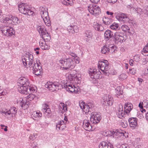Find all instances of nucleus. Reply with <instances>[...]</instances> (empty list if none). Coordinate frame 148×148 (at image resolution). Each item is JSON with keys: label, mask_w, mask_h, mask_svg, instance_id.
<instances>
[{"label": "nucleus", "mask_w": 148, "mask_h": 148, "mask_svg": "<svg viewBox=\"0 0 148 148\" xmlns=\"http://www.w3.org/2000/svg\"><path fill=\"white\" fill-rule=\"evenodd\" d=\"M2 21L3 23L7 24L8 25H10V23L16 25L20 22L19 20L17 17L11 15H7L5 17H3Z\"/></svg>", "instance_id": "obj_5"}, {"label": "nucleus", "mask_w": 148, "mask_h": 148, "mask_svg": "<svg viewBox=\"0 0 148 148\" xmlns=\"http://www.w3.org/2000/svg\"><path fill=\"white\" fill-rule=\"evenodd\" d=\"M89 72L90 75L92 78L96 79L101 78L102 77L101 73L99 71L96 70L95 69H91Z\"/></svg>", "instance_id": "obj_21"}, {"label": "nucleus", "mask_w": 148, "mask_h": 148, "mask_svg": "<svg viewBox=\"0 0 148 148\" xmlns=\"http://www.w3.org/2000/svg\"><path fill=\"white\" fill-rule=\"evenodd\" d=\"M142 103L143 105V106H144L145 108H146L147 110H146L147 111V110H148V100L144 101L143 102H142Z\"/></svg>", "instance_id": "obj_48"}, {"label": "nucleus", "mask_w": 148, "mask_h": 148, "mask_svg": "<svg viewBox=\"0 0 148 148\" xmlns=\"http://www.w3.org/2000/svg\"><path fill=\"white\" fill-rule=\"evenodd\" d=\"M127 76L124 73L121 74L119 76V78L121 80H123L126 79Z\"/></svg>", "instance_id": "obj_46"}, {"label": "nucleus", "mask_w": 148, "mask_h": 148, "mask_svg": "<svg viewBox=\"0 0 148 148\" xmlns=\"http://www.w3.org/2000/svg\"><path fill=\"white\" fill-rule=\"evenodd\" d=\"M133 60L132 59H131L129 60V63L131 66H133Z\"/></svg>", "instance_id": "obj_64"}, {"label": "nucleus", "mask_w": 148, "mask_h": 148, "mask_svg": "<svg viewBox=\"0 0 148 148\" xmlns=\"http://www.w3.org/2000/svg\"><path fill=\"white\" fill-rule=\"evenodd\" d=\"M102 21L103 23L106 25H109L112 22V19L106 17H103V18Z\"/></svg>", "instance_id": "obj_37"}, {"label": "nucleus", "mask_w": 148, "mask_h": 148, "mask_svg": "<svg viewBox=\"0 0 148 148\" xmlns=\"http://www.w3.org/2000/svg\"><path fill=\"white\" fill-rule=\"evenodd\" d=\"M3 25H1L0 27V30L2 33L6 36H12L14 32L13 28L10 25L3 23Z\"/></svg>", "instance_id": "obj_10"}, {"label": "nucleus", "mask_w": 148, "mask_h": 148, "mask_svg": "<svg viewBox=\"0 0 148 148\" xmlns=\"http://www.w3.org/2000/svg\"><path fill=\"white\" fill-rule=\"evenodd\" d=\"M72 26L73 33L75 32L77 33L78 32V28L77 26L76 25H72Z\"/></svg>", "instance_id": "obj_52"}, {"label": "nucleus", "mask_w": 148, "mask_h": 148, "mask_svg": "<svg viewBox=\"0 0 148 148\" xmlns=\"http://www.w3.org/2000/svg\"><path fill=\"white\" fill-rule=\"evenodd\" d=\"M26 91H28L27 94H24L27 95L29 93H32L35 92L37 91V88L36 86L34 85H30L29 87L27 88V89L25 90Z\"/></svg>", "instance_id": "obj_32"}, {"label": "nucleus", "mask_w": 148, "mask_h": 148, "mask_svg": "<svg viewBox=\"0 0 148 148\" xmlns=\"http://www.w3.org/2000/svg\"><path fill=\"white\" fill-rule=\"evenodd\" d=\"M72 25H71L68 27L67 28V31L70 33H73Z\"/></svg>", "instance_id": "obj_51"}, {"label": "nucleus", "mask_w": 148, "mask_h": 148, "mask_svg": "<svg viewBox=\"0 0 148 148\" xmlns=\"http://www.w3.org/2000/svg\"><path fill=\"white\" fill-rule=\"evenodd\" d=\"M40 65L41 63L39 60H37L36 63L30 68L33 70V73L36 75L38 76L41 75L43 74L42 69Z\"/></svg>", "instance_id": "obj_11"}, {"label": "nucleus", "mask_w": 148, "mask_h": 148, "mask_svg": "<svg viewBox=\"0 0 148 148\" xmlns=\"http://www.w3.org/2000/svg\"><path fill=\"white\" fill-rule=\"evenodd\" d=\"M148 53V42L146 45L143 49L142 53L144 55V53Z\"/></svg>", "instance_id": "obj_47"}, {"label": "nucleus", "mask_w": 148, "mask_h": 148, "mask_svg": "<svg viewBox=\"0 0 148 148\" xmlns=\"http://www.w3.org/2000/svg\"><path fill=\"white\" fill-rule=\"evenodd\" d=\"M109 133L110 135L111 136H112L114 138H118L119 136H124V134L121 132L120 131H118L117 130H114L110 131Z\"/></svg>", "instance_id": "obj_25"}, {"label": "nucleus", "mask_w": 148, "mask_h": 148, "mask_svg": "<svg viewBox=\"0 0 148 148\" xmlns=\"http://www.w3.org/2000/svg\"><path fill=\"white\" fill-rule=\"evenodd\" d=\"M104 36L105 38L108 40L113 36V33L110 30H107L105 32Z\"/></svg>", "instance_id": "obj_35"}, {"label": "nucleus", "mask_w": 148, "mask_h": 148, "mask_svg": "<svg viewBox=\"0 0 148 148\" xmlns=\"http://www.w3.org/2000/svg\"><path fill=\"white\" fill-rule=\"evenodd\" d=\"M117 0H107V1L109 3H114L117 1Z\"/></svg>", "instance_id": "obj_58"}, {"label": "nucleus", "mask_w": 148, "mask_h": 148, "mask_svg": "<svg viewBox=\"0 0 148 148\" xmlns=\"http://www.w3.org/2000/svg\"><path fill=\"white\" fill-rule=\"evenodd\" d=\"M130 126L131 127L135 128L138 126V119L135 117H132L128 119Z\"/></svg>", "instance_id": "obj_26"}, {"label": "nucleus", "mask_w": 148, "mask_h": 148, "mask_svg": "<svg viewBox=\"0 0 148 148\" xmlns=\"http://www.w3.org/2000/svg\"><path fill=\"white\" fill-rule=\"evenodd\" d=\"M35 97H36V96L34 94H29V95L27 96V99L28 101H31L34 99Z\"/></svg>", "instance_id": "obj_43"}, {"label": "nucleus", "mask_w": 148, "mask_h": 148, "mask_svg": "<svg viewBox=\"0 0 148 148\" xmlns=\"http://www.w3.org/2000/svg\"><path fill=\"white\" fill-rule=\"evenodd\" d=\"M115 92L116 93V96L119 97V96L121 95L123 92L122 90H121L120 87L119 86L116 88Z\"/></svg>", "instance_id": "obj_39"}, {"label": "nucleus", "mask_w": 148, "mask_h": 148, "mask_svg": "<svg viewBox=\"0 0 148 148\" xmlns=\"http://www.w3.org/2000/svg\"><path fill=\"white\" fill-rule=\"evenodd\" d=\"M110 28L112 29L117 30L119 29V27L118 23H113L110 26Z\"/></svg>", "instance_id": "obj_38"}, {"label": "nucleus", "mask_w": 148, "mask_h": 148, "mask_svg": "<svg viewBox=\"0 0 148 148\" xmlns=\"http://www.w3.org/2000/svg\"><path fill=\"white\" fill-rule=\"evenodd\" d=\"M73 0H65L64 1H63V3L66 5H71L73 4Z\"/></svg>", "instance_id": "obj_41"}, {"label": "nucleus", "mask_w": 148, "mask_h": 148, "mask_svg": "<svg viewBox=\"0 0 148 148\" xmlns=\"http://www.w3.org/2000/svg\"><path fill=\"white\" fill-rule=\"evenodd\" d=\"M130 10L132 12L136 11V9L133 6H132Z\"/></svg>", "instance_id": "obj_63"}, {"label": "nucleus", "mask_w": 148, "mask_h": 148, "mask_svg": "<svg viewBox=\"0 0 148 148\" xmlns=\"http://www.w3.org/2000/svg\"><path fill=\"white\" fill-rule=\"evenodd\" d=\"M17 103L19 104L22 108L24 110L27 108L30 104L27 99L26 100L25 98H19L17 100Z\"/></svg>", "instance_id": "obj_18"}, {"label": "nucleus", "mask_w": 148, "mask_h": 148, "mask_svg": "<svg viewBox=\"0 0 148 148\" xmlns=\"http://www.w3.org/2000/svg\"><path fill=\"white\" fill-rule=\"evenodd\" d=\"M59 62L62 64L61 66L63 69L71 70L75 66L73 57L69 58L64 60H60Z\"/></svg>", "instance_id": "obj_3"}, {"label": "nucleus", "mask_w": 148, "mask_h": 148, "mask_svg": "<svg viewBox=\"0 0 148 148\" xmlns=\"http://www.w3.org/2000/svg\"><path fill=\"white\" fill-rule=\"evenodd\" d=\"M18 8L20 12L24 14L30 16L33 14V12L31 10L29 5L27 3H21L18 5Z\"/></svg>", "instance_id": "obj_9"}, {"label": "nucleus", "mask_w": 148, "mask_h": 148, "mask_svg": "<svg viewBox=\"0 0 148 148\" xmlns=\"http://www.w3.org/2000/svg\"><path fill=\"white\" fill-rule=\"evenodd\" d=\"M17 109L14 107H11L9 110L5 109L1 111V113L2 115L5 116L9 120L11 119L13 115L15 116L17 112Z\"/></svg>", "instance_id": "obj_6"}, {"label": "nucleus", "mask_w": 148, "mask_h": 148, "mask_svg": "<svg viewBox=\"0 0 148 148\" xmlns=\"http://www.w3.org/2000/svg\"><path fill=\"white\" fill-rule=\"evenodd\" d=\"M101 119V117L99 114L97 112H92L91 115L90 121L93 124L99 123Z\"/></svg>", "instance_id": "obj_17"}, {"label": "nucleus", "mask_w": 148, "mask_h": 148, "mask_svg": "<svg viewBox=\"0 0 148 148\" xmlns=\"http://www.w3.org/2000/svg\"><path fill=\"white\" fill-rule=\"evenodd\" d=\"M59 112L63 113L67 111V108L66 106H65L64 103H60L58 106Z\"/></svg>", "instance_id": "obj_34"}, {"label": "nucleus", "mask_w": 148, "mask_h": 148, "mask_svg": "<svg viewBox=\"0 0 148 148\" xmlns=\"http://www.w3.org/2000/svg\"><path fill=\"white\" fill-rule=\"evenodd\" d=\"M138 106L139 107L141 108V109H142V110H143L144 109H143V104H142V102H140L139 104V105H138Z\"/></svg>", "instance_id": "obj_62"}, {"label": "nucleus", "mask_w": 148, "mask_h": 148, "mask_svg": "<svg viewBox=\"0 0 148 148\" xmlns=\"http://www.w3.org/2000/svg\"><path fill=\"white\" fill-rule=\"evenodd\" d=\"M143 73L145 75H148V66H147L144 69Z\"/></svg>", "instance_id": "obj_54"}, {"label": "nucleus", "mask_w": 148, "mask_h": 148, "mask_svg": "<svg viewBox=\"0 0 148 148\" xmlns=\"http://www.w3.org/2000/svg\"><path fill=\"white\" fill-rule=\"evenodd\" d=\"M46 88H48L52 91H57L59 89H61L62 88V86L61 84L57 82H47L45 85Z\"/></svg>", "instance_id": "obj_7"}, {"label": "nucleus", "mask_w": 148, "mask_h": 148, "mask_svg": "<svg viewBox=\"0 0 148 148\" xmlns=\"http://www.w3.org/2000/svg\"><path fill=\"white\" fill-rule=\"evenodd\" d=\"M69 54L73 58H74L75 56H76L75 53L71 52H69Z\"/></svg>", "instance_id": "obj_61"}, {"label": "nucleus", "mask_w": 148, "mask_h": 148, "mask_svg": "<svg viewBox=\"0 0 148 148\" xmlns=\"http://www.w3.org/2000/svg\"><path fill=\"white\" fill-rule=\"evenodd\" d=\"M109 51V49L108 48V47L107 45L104 46L102 48L101 52L103 54H106L108 53Z\"/></svg>", "instance_id": "obj_40"}, {"label": "nucleus", "mask_w": 148, "mask_h": 148, "mask_svg": "<svg viewBox=\"0 0 148 148\" xmlns=\"http://www.w3.org/2000/svg\"><path fill=\"white\" fill-rule=\"evenodd\" d=\"M73 61L75 62V64L76 63L78 64L79 63L80 60L79 58L77 56H75L74 58L73 57Z\"/></svg>", "instance_id": "obj_50"}, {"label": "nucleus", "mask_w": 148, "mask_h": 148, "mask_svg": "<svg viewBox=\"0 0 148 148\" xmlns=\"http://www.w3.org/2000/svg\"><path fill=\"white\" fill-rule=\"evenodd\" d=\"M125 111L123 110V106L121 105L119 106L118 110L116 112V115L120 119L124 118L125 115Z\"/></svg>", "instance_id": "obj_27"}, {"label": "nucleus", "mask_w": 148, "mask_h": 148, "mask_svg": "<svg viewBox=\"0 0 148 148\" xmlns=\"http://www.w3.org/2000/svg\"><path fill=\"white\" fill-rule=\"evenodd\" d=\"M41 15L46 25L47 26H49L51 25V23L48 15V12L41 13Z\"/></svg>", "instance_id": "obj_22"}, {"label": "nucleus", "mask_w": 148, "mask_h": 148, "mask_svg": "<svg viewBox=\"0 0 148 148\" xmlns=\"http://www.w3.org/2000/svg\"><path fill=\"white\" fill-rule=\"evenodd\" d=\"M91 2L92 3H97L100 1V0H90Z\"/></svg>", "instance_id": "obj_60"}, {"label": "nucleus", "mask_w": 148, "mask_h": 148, "mask_svg": "<svg viewBox=\"0 0 148 148\" xmlns=\"http://www.w3.org/2000/svg\"><path fill=\"white\" fill-rule=\"evenodd\" d=\"M133 108V105L132 103L129 102L126 103L124 106L125 112L127 114L129 113Z\"/></svg>", "instance_id": "obj_31"}, {"label": "nucleus", "mask_w": 148, "mask_h": 148, "mask_svg": "<svg viewBox=\"0 0 148 148\" xmlns=\"http://www.w3.org/2000/svg\"><path fill=\"white\" fill-rule=\"evenodd\" d=\"M89 12L92 14L96 16L101 12V9L99 6L95 4L90 5L88 7Z\"/></svg>", "instance_id": "obj_14"}, {"label": "nucleus", "mask_w": 148, "mask_h": 148, "mask_svg": "<svg viewBox=\"0 0 148 148\" xmlns=\"http://www.w3.org/2000/svg\"><path fill=\"white\" fill-rule=\"evenodd\" d=\"M108 61L106 60L99 61L98 63V68L105 75L108 74L107 71L109 69Z\"/></svg>", "instance_id": "obj_12"}, {"label": "nucleus", "mask_w": 148, "mask_h": 148, "mask_svg": "<svg viewBox=\"0 0 148 148\" xmlns=\"http://www.w3.org/2000/svg\"><path fill=\"white\" fill-rule=\"evenodd\" d=\"M134 59L136 62H138L140 60V58L138 56H135L134 57Z\"/></svg>", "instance_id": "obj_59"}, {"label": "nucleus", "mask_w": 148, "mask_h": 148, "mask_svg": "<svg viewBox=\"0 0 148 148\" xmlns=\"http://www.w3.org/2000/svg\"><path fill=\"white\" fill-rule=\"evenodd\" d=\"M119 148H130L127 144H122Z\"/></svg>", "instance_id": "obj_57"}, {"label": "nucleus", "mask_w": 148, "mask_h": 148, "mask_svg": "<svg viewBox=\"0 0 148 148\" xmlns=\"http://www.w3.org/2000/svg\"><path fill=\"white\" fill-rule=\"evenodd\" d=\"M42 116V114L39 111L34 112L32 117L34 120H39Z\"/></svg>", "instance_id": "obj_30"}, {"label": "nucleus", "mask_w": 148, "mask_h": 148, "mask_svg": "<svg viewBox=\"0 0 148 148\" xmlns=\"http://www.w3.org/2000/svg\"><path fill=\"white\" fill-rule=\"evenodd\" d=\"M37 29L40 33L41 38L45 42H47L50 41L51 38L50 36L43 26H38Z\"/></svg>", "instance_id": "obj_8"}, {"label": "nucleus", "mask_w": 148, "mask_h": 148, "mask_svg": "<svg viewBox=\"0 0 148 148\" xmlns=\"http://www.w3.org/2000/svg\"><path fill=\"white\" fill-rule=\"evenodd\" d=\"M101 103L103 105L106 106H111L113 101L112 96L109 95H106L102 98Z\"/></svg>", "instance_id": "obj_16"}, {"label": "nucleus", "mask_w": 148, "mask_h": 148, "mask_svg": "<svg viewBox=\"0 0 148 148\" xmlns=\"http://www.w3.org/2000/svg\"><path fill=\"white\" fill-rule=\"evenodd\" d=\"M42 110L45 115L47 116L48 117L51 115V112L48 105L46 103L42 104Z\"/></svg>", "instance_id": "obj_23"}, {"label": "nucleus", "mask_w": 148, "mask_h": 148, "mask_svg": "<svg viewBox=\"0 0 148 148\" xmlns=\"http://www.w3.org/2000/svg\"><path fill=\"white\" fill-rule=\"evenodd\" d=\"M108 47V48L109 49V51L111 50L112 51H114V46L113 45H110L109 46H107Z\"/></svg>", "instance_id": "obj_53"}, {"label": "nucleus", "mask_w": 148, "mask_h": 148, "mask_svg": "<svg viewBox=\"0 0 148 148\" xmlns=\"http://www.w3.org/2000/svg\"><path fill=\"white\" fill-rule=\"evenodd\" d=\"M141 112L143 113H145V117L147 121H148V110L147 111L145 109H143L141 110Z\"/></svg>", "instance_id": "obj_45"}, {"label": "nucleus", "mask_w": 148, "mask_h": 148, "mask_svg": "<svg viewBox=\"0 0 148 148\" xmlns=\"http://www.w3.org/2000/svg\"><path fill=\"white\" fill-rule=\"evenodd\" d=\"M64 120H61L56 123V129L57 130H62L66 128V124L68 120L67 118L65 117Z\"/></svg>", "instance_id": "obj_20"}, {"label": "nucleus", "mask_w": 148, "mask_h": 148, "mask_svg": "<svg viewBox=\"0 0 148 148\" xmlns=\"http://www.w3.org/2000/svg\"><path fill=\"white\" fill-rule=\"evenodd\" d=\"M23 64L26 68H30L36 63L34 61L33 55L29 52H26L22 57Z\"/></svg>", "instance_id": "obj_4"}, {"label": "nucleus", "mask_w": 148, "mask_h": 148, "mask_svg": "<svg viewBox=\"0 0 148 148\" xmlns=\"http://www.w3.org/2000/svg\"><path fill=\"white\" fill-rule=\"evenodd\" d=\"M93 26L95 29L99 31H102L104 28L101 24L97 22H94L93 24Z\"/></svg>", "instance_id": "obj_33"}, {"label": "nucleus", "mask_w": 148, "mask_h": 148, "mask_svg": "<svg viewBox=\"0 0 148 148\" xmlns=\"http://www.w3.org/2000/svg\"><path fill=\"white\" fill-rule=\"evenodd\" d=\"M40 10L41 13L47 12L48 10L47 8L45 6H41L40 7Z\"/></svg>", "instance_id": "obj_42"}, {"label": "nucleus", "mask_w": 148, "mask_h": 148, "mask_svg": "<svg viewBox=\"0 0 148 148\" xmlns=\"http://www.w3.org/2000/svg\"><path fill=\"white\" fill-rule=\"evenodd\" d=\"M83 127L86 131H90L92 130V126L90 124L89 120L85 119L83 121Z\"/></svg>", "instance_id": "obj_24"}, {"label": "nucleus", "mask_w": 148, "mask_h": 148, "mask_svg": "<svg viewBox=\"0 0 148 148\" xmlns=\"http://www.w3.org/2000/svg\"><path fill=\"white\" fill-rule=\"evenodd\" d=\"M121 29L123 31L127 32L130 30L129 27L126 25H122L121 27Z\"/></svg>", "instance_id": "obj_44"}, {"label": "nucleus", "mask_w": 148, "mask_h": 148, "mask_svg": "<svg viewBox=\"0 0 148 148\" xmlns=\"http://www.w3.org/2000/svg\"><path fill=\"white\" fill-rule=\"evenodd\" d=\"M18 90L21 94H27V92L25 90L30 85L29 79L25 77L20 78L18 80Z\"/></svg>", "instance_id": "obj_2"}, {"label": "nucleus", "mask_w": 148, "mask_h": 148, "mask_svg": "<svg viewBox=\"0 0 148 148\" xmlns=\"http://www.w3.org/2000/svg\"><path fill=\"white\" fill-rule=\"evenodd\" d=\"M130 73L134 75L136 73V69L134 68H133L130 70Z\"/></svg>", "instance_id": "obj_56"}, {"label": "nucleus", "mask_w": 148, "mask_h": 148, "mask_svg": "<svg viewBox=\"0 0 148 148\" xmlns=\"http://www.w3.org/2000/svg\"><path fill=\"white\" fill-rule=\"evenodd\" d=\"M118 20L121 23H132V20L129 17L127 14L121 13L118 15L116 17Z\"/></svg>", "instance_id": "obj_13"}, {"label": "nucleus", "mask_w": 148, "mask_h": 148, "mask_svg": "<svg viewBox=\"0 0 148 148\" xmlns=\"http://www.w3.org/2000/svg\"><path fill=\"white\" fill-rule=\"evenodd\" d=\"M92 34L90 30L86 31L85 32V40L86 42H89L92 39Z\"/></svg>", "instance_id": "obj_29"}, {"label": "nucleus", "mask_w": 148, "mask_h": 148, "mask_svg": "<svg viewBox=\"0 0 148 148\" xmlns=\"http://www.w3.org/2000/svg\"><path fill=\"white\" fill-rule=\"evenodd\" d=\"M142 113V112H141V111L140 112H137V116L140 119H141L143 117V116Z\"/></svg>", "instance_id": "obj_55"}, {"label": "nucleus", "mask_w": 148, "mask_h": 148, "mask_svg": "<svg viewBox=\"0 0 148 148\" xmlns=\"http://www.w3.org/2000/svg\"><path fill=\"white\" fill-rule=\"evenodd\" d=\"M45 42V41L44 42H42L41 41H40V45L42 49L47 50L50 48V47L47 45Z\"/></svg>", "instance_id": "obj_36"}, {"label": "nucleus", "mask_w": 148, "mask_h": 148, "mask_svg": "<svg viewBox=\"0 0 148 148\" xmlns=\"http://www.w3.org/2000/svg\"><path fill=\"white\" fill-rule=\"evenodd\" d=\"M67 81L64 84L66 90L71 93H77L78 92V88L75 87L74 83H79L81 81L80 75L77 74L76 71L69 72L66 75Z\"/></svg>", "instance_id": "obj_1"}, {"label": "nucleus", "mask_w": 148, "mask_h": 148, "mask_svg": "<svg viewBox=\"0 0 148 148\" xmlns=\"http://www.w3.org/2000/svg\"><path fill=\"white\" fill-rule=\"evenodd\" d=\"M79 106L83 112L85 114H89L92 107V105L91 103L87 104L84 102L82 101L79 102Z\"/></svg>", "instance_id": "obj_15"}, {"label": "nucleus", "mask_w": 148, "mask_h": 148, "mask_svg": "<svg viewBox=\"0 0 148 148\" xmlns=\"http://www.w3.org/2000/svg\"><path fill=\"white\" fill-rule=\"evenodd\" d=\"M37 136L36 133H34L32 135L31 134L29 137V138L32 140L35 139Z\"/></svg>", "instance_id": "obj_49"}, {"label": "nucleus", "mask_w": 148, "mask_h": 148, "mask_svg": "<svg viewBox=\"0 0 148 148\" xmlns=\"http://www.w3.org/2000/svg\"><path fill=\"white\" fill-rule=\"evenodd\" d=\"M114 35L116 42L121 43L125 41L124 38V34L122 31H116L114 33Z\"/></svg>", "instance_id": "obj_19"}, {"label": "nucleus", "mask_w": 148, "mask_h": 148, "mask_svg": "<svg viewBox=\"0 0 148 148\" xmlns=\"http://www.w3.org/2000/svg\"><path fill=\"white\" fill-rule=\"evenodd\" d=\"M99 148H113L112 145L109 142L103 141L100 143Z\"/></svg>", "instance_id": "obj_28"}]
</instances>
